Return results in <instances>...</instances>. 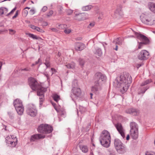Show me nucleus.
<instances>
[{
  "label": "nucleus",
  "mask_w": 155,
  "mask_h": 155,
  "mask_svg": "<svg viewBox=\"0 0 155 155\" xmlns=\"http://www.w3.org/2000/svg\"><path fill=\"white\" fill-rule=\"evenodd\" d=\"M146 155H155V153H150L148 152H147L146 153Z\"/></svg>",
  "instance_id": "obj_54"
},
{
  "label": "nucleus",
  "mask_w": 155,
  "mask_h": 155,
  "mask_svg": "<svg viewBox=\"0 0 155 155\" xmlns=\"http://www.w3.org/2000/svg\"><path fill=\"white\" fill-rule=\"evenodd\" d=\"M134 33L137 38L142 41L141 42H138V49H141L144 45L148 44L149 40L146 36L137 32H135Z\"/></svg>",
  "instance_id": "obj_5"
},
{
  "label": "nucleus",
  "mask_w": 155,
  "mask_h": 155,
  "mask_svg": "<svg viewBox=\"0 0 155 155\" xmlns=\"http://www.w3.org/2000/svg\"><path fill=\"white\" fill-rule=\"evenodd\" d=\"M80 110L81 112H84L86 110V108H83L82 107H81L80 108Z\"/></svg>",
  "instance_id": "obj_48"
},
{
  "label": "nucleus",
  "mask_w": 155,
  "mask_h": 155,
  "mask_svg": "<svg viewBox=\"0 0 155 155\" xmlns=\"http://www.w3.org/2000/svg\"><path fill=\"white\" fill-rule=\"evenodd\" d=\"M72 92L76 97H79L81 93V89L77 87H74L72 90Z\"/></svg>",
  "instance_id": "obj_15"
},
{
  "label": "nucleus",
  "mask_w": 155,
  "mask_h": 155,
  "mask_svg": "<svg viewBox=\"0 0 155 155\" xmlns=\"http://www.w3.org/2000/svg\"><path fill=\"white\" fill-rule=\"evenodd\" d=\"M149 53L146 50H143L141 51L139 53L138 57L141 60H145L149 58Z\"/></svg>",
  "instance_id": "obj_10"
},
{
  "label": "nucleus",
  "mask_w": 155,
  "mask_h": 155,
  "mask_svg": "<svg viewBox=\"0 0 155 155\" xmlns=\"http://www.w3.org/2000/svg\"><path fill=\"white\" fill-rule=\"evenodd\" d=\"M27 35H28L29 37L32 38L33 39H36L38 40H42V39L41 37H38L37 36L34 34L31 33H28L27 34Z\"/></svg>",
  "instance_id": "obj_30"
},
{
  "label": "nucleus",
  "mask_w": 155,
  "mask_h": 155,
  "mask_svg": "<svg viewBox=\"0 0 155 155\" xmlns=\"http://www.w3.org/2000/svg\"><path fill=\"white\" fill-rule=\"evenodd\" d=\"M94 23H91L89 24V25H88V27L90 28H91L92 27H93V26H94Z\"/></svg>",
  "instance_id": "obj_49"
},
{
  "label": "nucleus",
  "mask_w": 155,
  "mask_h": 155,
  "mask_svg": "<svg viewBox=\"0 0 155 155\" xmlns=\"http://www.w3.org/2000/svg\"><path fill=\"white\" fill-rule=\"evenodd\" d=\"M8 8H6L4 7L0 8V16H1L4 14H6L8 12Z\"/></svg>",
  "instance_id": "obj_27"
},
{
  "label": "nucleus",
  "mask_w": 155,
  "mask_h": 155,
  "mask_svg": "<svg viewBox=\"0 0 155 155\" xmlns=\"http://www.w3.org/2000/svg\"><path fill=\"white\" fill-rule=\"evenodd\" d=\"M21 71H28L30 70V68H25L24 69L23 68L21 69Z\"/></svg>",
  "instance_id": "obj_55"
},
{
  "label": "nucleus",
  "mask_w": 155,
  "mask_h": 155,
  "mask_svg": "<svg viewBox=\"0 0 155 155\" xmlns=\"http://www.w3.org/2000/svg\"><path fill=\"white\" fill-rule=\"evenodd\" d=\"M53 98L55 101L58 103V101L60 99V96L56 94H53Z\"/></svg>",
  "instance_id": "obj_33"
},
{
  "label": "nucleus",
  "mask_w": 155,
  "mask_h": 155,
  "mask_svg": "<svg viewBox=\"0 0 155 155\" xmlns=\"http://www.w3.org/2000/svg\"><path fill=\"white\" fill-rule=\"evenodd\" d=\"M132 81L131 76L127 73H124L117 78V84L121 93L124 94L127 91Z\"/></svg>",
  "instance_id": "obj_1"
},
{
  "label": "nucleus",
  "mask_w": 155,
  "mask_h": 155,
  "mask_svg": "<svg viewBox=\"0 0 155 155\" xmlns=\"http://www.w3.org/2000/svg\"><path fill=\"white\" fill-rule=\"evenodd\" d=\"M123 40L120 38H117L114 39L112 42V45L114 49L116 51L118 50L117 45H121L122 44Z\"/></svg>",
  "instance_id": "obj_12"
},
{
  "label": "nucleus",
  "mask_w": 155,
  "mask_h": 155,
  "mask_svg": "<svg viewBox=\"0 0 155 155\" xmlns=\"http://www.w3.org/2000/svg\"><path fill=\"white\" fill-rule=\"evenodd\" d=\"M67 27V25L65 24L59 25L57 28L60 29H64L65 28Z\"/></svg>",
  "instance_id": "obj_35"
},
{
  "label": "nucleus",
  "mask_w": 155,
  "mask_h": 155,
  "mask_svg": "<svg viewBox=\"0 0 155 155\" xmlns=\"http://www.w3.org/2000/svg\"><path fill=\"white\" fill-rule=\"evenodd\" d=\"M30 14L31 15H33L35 13V11L34 9H31L30 11Z\"/></svg>",
  "instance_id": "obj_50"
},
{
  "label": "nucleus",
  "mask_w": 155,
  "mask_h": 155,
  "mask_svg": "<svg viewBox=\"0 0 155 155\" xmlns=\"http://www.w3.org/2000/svg\"><path fill=\"white\" fill-rule=\"evenodd\" d=\"M142 66L141 64H138L137 65V68H138L139 67Z\"/></svg>",
  "instance_id": "obj_58"
},
{
  "label": "nucleus",
  "mask_w": 155,
  "mask_h": 155,
  "mask_svg": "<svg viewBox=\"0 0 155 155\" xmlns=\"http://www.w3.org/2000/svg\"><path fill=\"white\" fill-rule=\"evenodd\" d=\"M126 112L127 113L131 114L133 115H137L139 113V111L133 108H130L126 111Z\"/></svg>",
  "instance_id": "obj_16"
},
{
  "label": "nucleus",
  "mask_w": 155,
  "mask_h": 155,
  "mask_svg": "<svg viewBox=\"0 0 155 155\" xmlns=\"http://www.w3.org/2000/svg\"><path fill=\"white\" fill-rule=\"evenodd\" d=\"M45 64L47 68L49 67L50 66V63L48 58H46V59L45 62Z\"/></svg>",
  "instance_id": "obj_38"
},
{
  "label": "nucleus",
  "mask_w": 155,
  "mask_h": 155,
  "mask_svg": "<svg viewBox=\"0 0 155 155\" xmlns=\"http://www.w3.org/2000/svg\"><path fill=\"white\" fill-rule=\"evenodd\" d=\"M85 47V45L83 43H78L75 45V48L76 50L81 51L83 50Z\"/></svg>",
  "instance_id": "obj_18"
},
{
  "label": "nucleus",
  "mask_w": 155,
  "mask_h": 155,
  "mask_svg": "<svg viewBox=\"0 0 155 155\" xmlns=\"http://www.w3.org/2000/svg\"><path fill=\"white\" fill-rule=\"evenodd\" d=\"M75 15L74 17V20L78 21H82L87 19L88 18V14L85 13L77 14L74 12Z\"/></svg>",
  "instance_id": "obj_9"
},
{
  "label": "nucleus",
  "mask_w": 155,
  "mask_h": 155,
  "mask_svg": "<svg viewBox=\"0 0 155 155\" xmlns=\"http://www.w3.org/2000/svg\"><path fill=\"white\" fill-rule=\"evenodd\" d=\"M65 66L68 68L74 69L75 67V64L74 62H71L70 63L66 64Z\"/></svg>",
  "instance_id": "obj_28"
},
{
  "label": "nucleus",
  "mask_w": 155,
  "mask_h": 155,
  "mask_svg": "<svg viewBox=\"0 0 155 155\" xmlns=\"http://www.w3.org/2000/svg\"><path fill=\"white\" fill-rule=\"evenodd\" d=\"M117 131L123 138L125 137L124 130L121 124L117 123L115 125Z\"/></svg>",
  "instance_id": "obj_14"
},
{
  "label": "nucleus",
  "mask_w": 155,
  "mask_h": 155,
  "mask_svg": "<svg viewBox=\"0 0 155 155\" xmlns=\"http://www.w3.org/2000/svg\"><path fill=\"white\" fill-rule=\"evenodd\" d=\"M114 145L117 151L120 153H123L126 152V147L121 141L118 139L114 140Z\"/></svg>",
  "instance_id": "obj_6"
},
{
  "label": "nucleus",
  "mask_w": 155,
  "mask_h": 155,
  "mask_svg": "<svg viewBox=\"0 0 155 155\" xmlns=\"http://www.w3.org/2000/svg\"><path fill=\"white\" fill-rule=\"evenodd\" d=\"M92 7L91 5H88L83 6L82 8V10L84 11H87L90 10Z\"/></svg>",
  "instance_id": "obj_32"
},
{
  "label": "nucleus",
  "mask_w": 155,
  "mask_h": 155,
  "mask_svg": "<svg viewBox=\"0 0 155 155\" xmlns=\"http://www.w3.org/2000/svg\"><path fill=\"white\" fill-rule=\"evenodd\" d=\"M54 108L58 114L61 117H64L66 115V113L63 109L58 110L56 107H54Z\"/></svg>",
  "instance_id": "obj_24"
},
{
  "label": "nucleus",
  "mask_w": 155,
  "mask_h": 155,
  "mask_svg": "<svg viewBox=\"0 0 155 155\" xmlns=\"http://www.w3.org/2000/svg\"><path fill=\"white\" fill-rule=\"evenodd\" d=\"M148 6L149 9L151 11L155 13V4L150 2L148 3Z\"/></svg>",
  "instance_id": "obj_26"
},
{
  "label": "nucleus",
  "mask_w": 155,
  "mask_h": 155,
  "mask_svg": "<svg viewBox=\"0 0 155 155\" xmlns=\"http://www.w3.org/2000/svg\"><path fill=\"white\" fill-rule=\"evenodd\" d=\"M45 137V135L43 134H34L31 136L30 140L31 142L36 141L37 140L41 139H43Z\"/></svg>",
  "instance_id": "obj_13"
},
{
  "label": "nucleus",
  "mask_w": 155,
  "mask_h": 155,
  "mask_svg": "<svg viewBox=\"0 0 155 155\" xmlns=\"http://www.w3.org/2000/svg\"><path fill=\"white\" fill-rule=\"evenodd\" d=\"M71 31V30L68 29H65L64 31V32L66 34H69Z\"/></svg>",
  "instance_id": "obj_43"
},
{
  "label": "nucleus",
  "mask_w": 155,
  "mask_h": 155,
  "mask_svg": "<svg viewBox=\"0 0 155 155\" xmlns=\"http://www.w3.org/2000/svg\"><path fill=\"white\" fill-rule=\"evenodd\" d=\"M58 56L59 57L61 55V54L60 52H58Z\"/></svg>",
  "instance_id": "obj_63"
},
{
  "label": "nucleus",
  "mask_w": 155,
  "mask_h": 155,
  "mask_svg": "<svg viewBox=\"0 0 155 155\" xmlns=\"http://www.w3.org/2000/svg\"><path fill=\"white\" fill-rule=\"evenodd\" d=\"M149 87L148 86H147L145 87H143V88H141L142 89L141 90V91L139 94L142 93L143 94L145 93V91L149 88Z\"/></svg>",
  "instance_id": "obj_37"
},
{
  "label": "nucleus",
  "mask_w": 155,
  "mask_h": 155,
  "mask_svg": "<svg viewBox=\"0 0 155 155\" xmlns=\"http://www.w3.org/2000/svg\"><path fill=\"white\" fill-rule=\"evenodd\" d=\"M50 29L52 31L54 32H57L58 31V30L55 28H51Z\"/></svg>",
  "instance_id": "obj_56"
},
{
  "label": "nucleus",
  "mask_w": 155,
  "mask_h": 155,
  "mask_svg": "<svg viewBox=\"0 0 155 155\" xmlns=\"http://www.w3.org/2000/svg\"><path fill=\"white\" fill-rule=\"evenodd\" d=\"M41 63V60L40 58H39L38 61H36L35 64H37L39 63H40V64Z\"/></svg>",
  "instance_id": "obj_53"
},
{
  "label": "nucleus",
  "mask_w": 155,
  "mask_h": 155,
  "mask_svg": "<svg viewBox=\"0 0 155 155\" xmlns=\"http://www.w3.org/2000/svg\"><path fill=\"white\" fill-rule=\"evenodd\" d=\"M58 14L59 15H61L63 13V7L61 6H59L58 7Z\"/></svg>",
  "instance_id": "obj_36"
},
{
  "label": "nucleus",
  "mask_w": 155,
  "mask_h": 155,
  "mask_svg": "<svg viewBox=\"0 0 155 155\" xmlns=\"http://www.w3.org/2000/svg\"><path fill=\"white\" fill-rule=\"evenodd\" d=\"M66 12L68 15H70L73 13V11L71 9H68L67 11Z\"/></svg>",
  "instance_id": "obj_41"
},
{
  "label": "nucleus",
  "mask_w": 155,
  "mask_h": 155,
  "mask_svg": "<svg viewBox=\"0 0 155 155\" xmlns=\"http://www.w3.org/2000/svg\"><path fill=\"white\" fill-rule=\"evenodd\" d=\"M122 7L121 5H120L119 7L117 9L115 12V14L116 15L121 17L124 14L122 9Z\"/></svg>",
  "instance_id": "obj_19"
},
{
  "label": "nucleus",
  "mask_w": 155,
  "mask_h": 155,
  "mask_svg": "<svg viewBox=\"0 0 155 155\" xmlns=\"http://www.w3.org/2000/svg\"><path fill=\"white\" fill-rule=\"evenodd\" d=\"M29 84L31 88L34 90H37V95L39 96H41L39 98L40 104L41 102L43 101V98L44 97V93L47 90L46 88H44L39 84L36 80L33 78H30L28 80Z\"/></svg>",
  "instance_id": "obj_2"
},
{
  "label": "nucleus",
  "mask_w": 155,
  "mask_h": 155,
  "mask_svg": "<svg viewBox=\"0 0 155 155\" xmlns=\"http://www.w3.org/2000/svg\"><path fill=\"white\" fill-rule=\"evenodd\" d=\"M15 110L19 115H21L23 114L24 112V107L23 105L16 108Z\"/></svg>",
  "instance_id": "obj_23"
},
{
  "label": "nucleus",
  "mask_w": 155,
  "mask_h": 155,
  "mask_svg": "<svg viewBox=\"0 0 155 155\" xmlns=\"http://www.w3.org/2000/svg\"><path fill=\"white\" fill-rule=\"evenodd\" d=\"M110 133L107 130H103L101 134L99 139L101 144L105 147H108L110 146Z\"/></svg>",
  "instance_id": "obj_4"
},
{
  "label": "nucleus",
  "mask_w": 155,
  "mask_h": 155,
  "mask_svg": "<svg viewBox=\"0 0 155 155\" xmlns=\"http://www.w3.org/2000/svg\"><path fill=\"white\" fill-rule=\"evenodd\" d=\"M94 53L96 55V57L97 58L101 56L102 54L101 49L99 48L96 49V51Z\"/></svg>",
  "instance_id": "obj_31"
},
{
  "label": "nucleus",
  "mask_w": 155,
  "mask_h": 155,
  "mask_svg": "<svg viewBox=\"0 0 155 155\" xmlns=\"http://www.w3.org/2000/svg\"><path fill=\"white\" fill-rule=\"evenodd\" d=\"M28 11L27 10H25L23 12V15L25 17H26L27 16L28 14Z\"/></svg>",
  "instance_id": "obj_46"
},
{
  "label": "nucleus",
  "mask_w": 155,
  "mask_h": 155,
  "mask_svg": "<svg viewBox=\"0 0 155 155\" xmlns=\"http://www.w3.org/2000/svg\"><path fill=\"white\" fill-rule=\"evenodd\" d=\"M48 8L46 6H44L43 7V8L42 9V10L43 12H45L47 10Z\"/></svg>",
  "instance_id": "obj_51"
},
{
  "label": "nucleus",
  "mask_w": 155,
  "mask_h": 155,
  "mask_svg": "<svg viewBox=\"0 0 155 155\" xmlns=\"http://www.w3.org/2000/svg\"><path fill=\"white\" fill-rule=\"evenodd\" d=\"M121 0L123 3H125L126 2L127 0Z\"/></svg>",
  "instance_id": "obj_62"
},
{
  "label": "nucleus",
  "mask_w": 155,
  "mask_h": 155,
  "mask_svg": "<svg viewBox=\"0 0 155 155\" xmlns=\"http://www.w3.org/2000/svg\"><path fill=\"white\" fill-rule=\"evenodd\" d=\"M45 133H50L52 132L53 130L52 127L47 124H45Z\"/></svg>",
  "instance_id": "obj_25"
},
{
  "label": "nucleus",
  "mask_w": 155,
  "mask_h": 155,
  "mask_svg": "<svg viewBox=\"0 0 155 155\" xmlns=\"http://www.w3.org/2000/svg\"><path fill=\"white\" fill-rule=\"evenodd\" d=\"M79 62L81 66L83 65L84 64V61L83 59H79Z\"/></svg>",
  "instance_id": "obj_40"
},
{
  "label": "nucleus",
  "mask_w": 155,
  "mask_h": 155,
  "mask_svg": "<svg viewBox=\"0 0 155 155\" xmlns=\"http://www.w3.org/2000/svg\"><path fill=\"white\" fill-rule=\"evenodd\" d=\"M110 155H115V154L114 152H112L110 153Z\"/></svg>",
  "instance_id": "obj_60"
},
{
  "label": "nucleus",
  "mask_w": 155,
  "mask_h": 155,
  "mask_svg": "<svg viewBox=\"0 0 155 155\" xmlns=\"http://www.w3.org/2000/svg\"><path fill=\"white\" fill-rule=\"evenodd\" d=\"M152 82V80L151 79L147 80L143 82L141 84V86H144L147 84L150 83Z\"/></svg>",
  "instance_id": "obj_34"
},
{
  "label": "nucleus",
  "mask_w": 155,
  "mask_h": 155,
  "mask_svg": "<svg viewBox=\"0 0 155 155\" xmlns=\"http://www.w3.org/2000/svg\"><path fill=\"white\" fill-rule=\"evenodd\" d=\"M107 78L106 76L100 72H97L94 77V86L92 88V91L96 92L101 89V85L105 82Z\"/></svg>",
  "instance_id": "obj_3"
},
{
  "label": "nucleus",
  "mask_w": 155,
  "mask_h": 155,
  "mask_svg": "<svg viewBox=\"0 0 155 155\" xmlns=\"http://www.w3.org/2000/svg\"><path fill=\"white\" fill-rule=\"evenodd\" d=\"M16 9V8H13L9 13L7 14L6 15V16H8L9 15H11V14H12L15 11Z\"/></svg>",
  "instance_id": "obj_42"
},
{
  "label": "nucleus",
  "mask_w": 155,
  "mask_h": 155,
  "mask_svg": "<svg viewBox=\"0 0 155 155\" xmlns=\"http://www.w3.org/2000/svg\"><path fill=\"white\" fill-rule=\"evenodd\" d=\"M7 144L8 146L12 147H15L17 143V139L14 135H11L5 138Z\"/></svg>",
  "instance_id": "obj_7"
},
{
  "label": "nucleus",
  "mask_w": 155,
  "mask_h": 155,
  "mask_svg": "<svg viewBox=\"0 0 155 155\" xmlns=\"http://www.w3.org/2000/svg\"><path fill=\"white\" fill-rule=\"evenodd\" d=\"M100 16H99V17H98V18L99 19H100V18H102V17L103 15V14L102 12H101V13H100Z\"/></svg>",
  "instance_id": "obj_57"
},
{
  "label": "nucleus",
  "mask_w": 155,
  "mask_h": 155,
  "mask_svg": "<svg viewBox=\"0 0 155 155\" xmlns=\"http://www.w3.org/2000/svg\"><path fill=\"white\" fill-rule=\"evenodd\" d=\"M27 113L28 115L34 117L36 115L37 111L35 107L32 105L28 107L27 110Z\"/></svg>",
  "instance_id": "obj_11"
},
{
  "label": "nucleus",
  "mask_w": 155,
  "mask_h": 155,
  "mask_svg": "<svg viewBox=\"0 0 155 155\" xmlns=\"http://www.w3.org/2000/svg\"><path fill=\"white\" fill-rule=\"evenodd\" d=\"M130 135L134 139H136L138 137V130H133L130 131Z\"/></svg>",
  "instance_id": "obj_20"
},
{
  "label": "nucleus",
  "mask_w": 155,
  "mask_h": 155,
  "mask_svg": "<svg viewBox=\"0 0 155 155\" xmlns=\"http://www.w3.org/2000/svg\"><path fill=\"white\" fill-rule=\"evenodd\" d=\"M35 30H36L37 31L41 32H43V30L40 29L39 27H36Z\"/></svg>",
  "instance_id": "obj_45"
},
{
  "label": "nucleus",
  "mask_w": 155,
  "mask_h": 155,
  "mask_svg": "<svg viewBox=\"0 0 155 155\" xmlns=\"http://www.w3.org/2000/svg\"><path fill=\"white\" fill-rule=\"evenodd\" d=\"M45 124H41L38 127V132L42 133H45Z\"/></svg>",
  "instance_id": "obj_22"
},
{
  "label": "nucleus",
  "mask_w": 155,
  "mask_h": 155,
  "mask_svg": "<svg viewBox=\"0 0 155 155\" xmlns=\"http://www.w3.org/2000/svg\"><path fill=\"white\" fill-rule=\"evenodd\" d=\"M130 131L133 130H138V126L137 124L135 122H132L130 124Z\"/></svg>",
  "instance_id": "obj_21"
},
{
  "label": "nucleus",
  "mask_w": 155,
  "mask_h": 155,
  "mask_svg": "<svg viewBox=\"0 0 155 155\" xmlns=\"http://www.w3.org/2000/svg\"><path fill=\"white\" fill-rule=\"evenodd\" d=\"M53 13V11L52 10L50 11L47 14V16L48 17L51 16Z\"/></svg>",
  "instance_id": "obj_44"
},
{
  "label": "nucleus",
  "mask_w": 155,
  "mask_h": 155,
  "mask_svg": "<svg viewBox=\"0 0 155 155\" xmlns=\"http://www.w3.org/2000/svg\"><path fill=\"white\" fill-rule=\"evenodd\" d=\"M51 70L53 72L52 74H53V72H56L55 69L53 68H51Z\"/></svg>",
  "instance_id": "obj_59"
},
{
  "label": "nucleus",
  "mask_w": 155,
  "mask_h": 155,
  "mask_svg": "<svg viewBox=\"0 0 155 155\" xmlns=\"http://www.w3.org/2000/svg\"><path fill=\"white\" fill-rule=\"evenodd\" d=\"M29 27L30 28H31L32 29H34V30H35L36 26H35L34 25H30Z\"/></svg>",
  "instance_id": "obj_52"
},
{
  "label": "nucleus",
  "mask_w": 155,
  "mask_h": 155,
  "mask_svg": "<svg viewBox=\"0 0 155 155\" xmlns=\"http://www.w3.org/2000/svg\"><path fill=\"white\" fill-rule=\"evenodd\" d=\"M52 104L53 106L54 107H55V104L52 103Z\"/></svg>",
  "instance_id": "obj_64"
},
{
  "label": "nucleus",
  "mask_w": 155,
  "mask_h": 155,
  "mask_svg": "<svg viewBox=\"0 0 155 155\" xmlns=\"http://www.w3.org/2000/svg\"><path fill=\"white\" fill-rule=\"evenodd\" d=\"M8 31L9 34L12 35H14L16 32V31L15 30L11 29H9Z\"/></svg>",
  "instance_id": "obj_39"
},
{
  "label": "nucleus",
  "mask_w": 155,
  "mask_h": 155,
  "mask_svg": "<svg viewBox=\"0 0 155 155\" xmlns=\"http://www.w3.org/2000/svg\"><path fill=\"white\" fill-rule=\"evenodd\" d=\"M18 12L19 11L18 10H17L16 11L15 15L12 17L13 19H14L17 17L18 14Z\"/></svg>",
  "instance_id": "obj_47"
},
{
  "label": "nucleus",
  "mask_w": 155,
  "mask_h": 155,
  "mask_svg": "<svg viewBox=\"0 0 155 155\" xmlns=\"http://www.w3.org/2000/svg\"><path fill=\"white\" fill-rule=\"evenodd\" d=\"M129 139V136L128 135L126 137V140H128Z\"/></svg>",
  "instance_id": "obj_61"
},
{
  "label": "nucleus",
  "mask_w": 155,
  "mask_h": 155,
  "mask_svg": "<svg viewBox=\"0 0 155 155\" xmlns=\"http://www.w3.org/2000/svg\"><path fill=\"white\" fill-rule=\"evenodd\" d=\"M141 17L142 22L145 24L151 25L155 24V17L154 16L144 15Z\"/></svg>",
  "instance_id": "obj_8"
},
{
  "label": "nucleus",
  "mask_w": 155,
  "mask_h": 155,
  "mask_svg": "<svg viewBox=\"0 0 155 155\" xmlns=\"http://www.w3.org/2000/svg\"><path fill=\"white\" fill-rule=\"evenodd\" d=\"M13 105L15 109L23 105L22 101L19 99H16L14 100L13 102Z\"/></svg>",
  "instance_id": "obj_17"
},
{
  "label": "nucleus",
  "mask_w": 155,
  "mask_h": 155,
  "mask_svg": "<svg viewBox=\"0 0 155 155\" xmlns=\"http://www.w3.org/2000/svg\"><path fill=\"white\" fill-rule=\"evenodd\" d=\"M79 147L81 150L84 153H86L88 152V149L87 147L85 145H80Z\"/></svg>",
  "instance_id": "obj_29"
}]
</instances>
